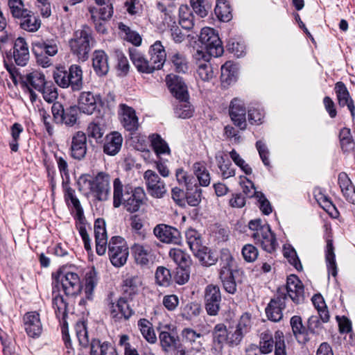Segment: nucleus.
Wrapping results in <instances>:
<instances>
[{
    "mask_svg": "<svg viewBox=\"0 0 355 355\" xmlns=\"http://www.w3.org/2000/svg\"><path fill=\"white\" fill-rule=\"evenodd\" d=\"M77 184L79 191L86 198L106 200L110 192V176L103 172L98 173L93 180L89 175H83Z\"/></svg>",
    "mask_w": 355,
    "mask_h": 355,
    "instance_id": "nucleus-1",
    "label": "nucleus"
},
{
    "mask_svg": "<svg viewBox=\"0 0 355 355\" xmlns=\"http://www.w3.org/2000/svg\"><path fill=\"white\" fill-rule=\"evenodd\" d=\"M248 227L252 232L251 237L254 239L255 244L270 253L275 250L278 243L268 224L263 223L261 219L257 218L251 220L248 223Z\"/></svg>",
    "mask_w": 355,
    "mask_h": 355,
    "instance_id": "nucleus-2",
    "label": "nucleus"
},
{
    "mask_svg": "<svg viewBox=\"0 0 355 355\" xmlns=\"http://www.w3.org/2000/svg\"><path fill=\"white\" fill-rule=\"evenodd\" d=\"M69 43L71 53L79 60L85 61L94 43L92 29L87 25L83 26L81 29L74 32Z\"/></svg>",
    "mask_w": 355,
    "mask_h": 355,
    "instance_id": "nucleus-3",
    "label": "nucleus"
},
{
    "mask_svg": "<svg viewBox=\"0 0 355 355\" xmlns=\"http://www.w3.org/2000/svg\"><path fill=\"white\" fill-rule=\"evenodd\" d=\"M58 40L56 37L36 40L32 44V51L38 65L46 68L52 65L51 57L58 52Z\"/></svg>",
    "mask_w": 355,
    "mask_h": 355,
    "instance_id": "nucleus-4",
    "label": "nucleus"
},
{
    "mask_svg": "<svg viewBox=\"0 0 355 355\" xmlns=\"http://www.w3.org/2000/svg\"><path fill=\"white\" fill-rule=\"evenodd\" d=\"M104 306L114 321L128 320L134 313L125 298H117L113 292L109 293L104 300Z\"/></svg>",
    "mask_w": 355,
    "mask_h": 355,
    "instance_id": "nucleus-5",
    "label": "nucleus"
},
{
    "mask_svg": "<svg viewBox=\"0 0 355 355\" xmlns=\"http://www.w3.org/2000/svg\"><path fill=\"white\" fill-rule=\"evenodd\" d=\"M108 256L112 264L117 268L124 266L129 256V248L121 236H113L108 243Z\"/></svg>",
    "mask_w": 355,
    "mask_h": 355,
    "instance_id": "nucleus-6",
    "label": "nucleus"
},
{
    "mask_svg": "<svg viewBox=\"0 0 355 355\" xmlns=\"http://www.w3.org/2000/svg\"><path fill=\"white\" fill-rule=\"evenodd\" d=\"M200 42L213 57L221 56L224 52L222 42L214 28L205 27L202 28Z\"/></svg>",
    "mask_w": 355,
    "mask_h": 355,
    "instance_id": "nucleus-7",
    "label": "nucleus"
},
{
    "mask_svg": "<svg viewBox=\"0 0 355 355\" xmlns=\"http://www.w3.org/2000/svg\"><path fill=\"white\" fill-rule=\"evenodd\" d=\"M78 108L76 106H70L64 109L59 103H54L51 107L53 121L57 124H64L67 126H73L78 120Z\"/></svg>",
    "mask_w": 355,
    "mask_h": 355,
    "instance_id": "nucleus-8",
    "label": "nucleus"
},
{
    "mask_svg": "<svg viewBox=\"0 0 355 355\" xmlns=\"http://www.w3.org/2000/svg\"><path fill=\"white\" fill-rule=\"evenodd\" d=\"M57 280L60 282L62 288L67 295L76 296L82 290L80 277L76 272L71 271L60 272Z\"/></svg>",
    "mask_w": 355,
    "mask_h": 355,
    "instance_id": "nucleus-9",
    "label": "nucleus"
},
{
    "mask_svg": "<svg viewBox=\"0 0 355 355\" xmlns=\"http://www.w3.org/2000/svg\"><path fill=\"white\" fill-rule=\"evenodd\" d=\"M114 200H144L146 193L142 187H138L132 189L129 184L123 187L119 178H116L113 182Z\"/></svg>",
    "mask_w": 355,
    "mask_h": 355,
    "instance_id": "nucleus-10",
    "label": "nucleus"
},
{
    "mask_svg": "<svg viewBox=\"0 0 355 355\" xmlns=\"http://www.w3.org/2000/svg\"><path fill=\"white\" fill-rule=\"evenodd\" d=\"M286 300L284 288H279L277 295L270 300L266 308V313L270 320L277 322L282 319V311L286 308Z\"/></svg>",
    "mask_w": 355,
    "mask_h": 355,
    "instance_id": "nucleus-11",
    "label": "nucleus"
},
{
    "mask_svg": "<svg viewBox=\"0 0 355 355\" xmlns=\"http://www.w3.org/2000/svg\"><path fill=\"white\" fill-rule=\"evenodd\" d=\"M205 305L207 313L216 315L220 310L221 293L217 285L209 284L205 289Z\"/></svg>",
    "mask_w": 355,
    "mask_h": 355,
    "instance_id": "nucleus-12",
    "label": "nucleus"
},
{
    "mask_svg": "<svg viewBox=\"0 0 355 355\" xmlns=\"http://www.w3.org/2000/svg\"><path fill=\"white\" fill-rule=\"evenodd\" d=\"M130 249L137 265L148 268L153 263L154 254L148 245L137 243L133 244Z\"/></svg>",
    "mask_w": 355,
    "mask_h": 355,
    "instance_id": "nucleus-13",
    "label": "nucleus"
},
{
    "mask_svg": "<svg viewBox=\"0 0 355 355\" xmlns=\"http://www.w3.org/2000/svg\"><path fill=\"white\" fill-rule=\"evenodd\" d=\"M71 210L74 215V218L78 223V229L80 235L84 242L85 248L89 251L91 250V241L85 227L86 219L84 216L83 209L80 204V201H71Z\"/></svg>",
    "mask_w": 355,
    "mask_h": 355,
    "instance_id": "nucleus-14",
    "label": "nucleus"
},
{
    "mask_svg": "<svg viewBox=\"0 0 355 355\" xmlns=\"http://www.w3.org/2000/svg\"><path fill=\"white\" fill-rule=\"evenodd\" d=\"M286 291V297L288 296L295 304H300L304 302V286L296 275H292L287 277Z\"/></svg>",
    "mask_w": 355,
    "mask_h": 355,
    "instance_id": "nucleus-15",
    "label": "nucleus"
},
{
    "mask_svg": "<svg viewBox=\"0 0 355 355\" xmlns=\"http://www.w3.org/2000/svg\"><path fill=\"white\" fill-rule=\"evenodd\" d=\"M153 232L155 236L163 243L175 245L181 243L180 233L174 227L161 224L154 228Z\"/></svg>",
    "mask_w": 355,
    "mask_h": 355,
    "instance_id": "nucleus-16",
    "label": "nucleus"
},
{
    "mask_svg": "<svg viewBox=\"0 0 355 355\" xmlns=\"http://www.w3.org/2000/svg\"><path fill=\"white\" fill-rule=\"evenodd\" d=\"M230 115L234 124L241 130H245L246 123V110L243 102L238 98H234L230 106Z\"/></svg>",
    "mask_w": 355,
    "mask_h": 355,
    "instance_id": "nucleus-17",
    "label": "nucleus"
},
{
    "mask_svg": "<svg viewBox=\"0 0 355 355\" xmlns=\"http://www.w3.org/2000/svg\"><path fill=\"white\" fill-rule=\"evenodd\" d=\"M24 329L29 337L38 338L42 332L40 314L36 311L26 313L23 318Z\"/></svg>",
    "mask_w": 355,
    "mask_h": 355,
    "instance_id": "nucleus-18",
    "label": "nucleus"
},
{
    "mask_svg": "<svg viewBox=\"0 0 355 355\" xmlns=\"http://www.w3.org/2000/svg\"><path fill=\"white\" fill-rule=\"evenodd\" d=\"M94 236L96 253L98 255L105 254L107 245V236L105 229V223L103 219L98 218L95 221Z\"/></svg>",
    "mask_w": 355,
    "mask_h": 355,
    "instance_id": "nucleus-19",
    "label": "nucleus"
},
{
    "mask_svg": "<svg viewBox=\"0 0 355 355\" xmlns=\"http://www.w3.org/2000/svg\"><path fill=\"white\" fill-rule=\"evenodd\" d=\"M70 153L73 158L81 159L87 153V137L82 131L76 132L71 138Z\"/></svg>",
    "mask_w": 355,
    "mask_h": 355,
    "instance_id": "nucleus-20",
    "label": "nucleus"
},
{
    "mask_svg": "<svg viewBox=\"0 0 355 355\" xmlns=\"http://www.w3.org/2000/svg\"><path fill=\"white\" fill-rule=\"evenodd\" d=\"M167 84L173 95L179 100H189L187 87L182 78L169 75L166 77Z\"/></svg>",
    "mask_w": 355,
    "mask_h": 355,
    "instance_id": "nucleus-21",
    "label": "nucleus"
},
{
    "mask_svg": "<svg viewBox=\"0 0 355 355\" xmlns=\"http://www.w3.org/2000/svg\"><path fill=\"white\" fill-rule=\"evenodd\" d=\"M98 103H101L99 96L90 92H83L78 98V110L87 114H92L96 110Z\"/></svg>",
    "mask_w": 355,
    "mask_h": 355,
    "instance_id": "nucleus-22",
    "label": "nucleus"
},
{
    "mask_svg": "<svg viewBox=\"0 0 355 355\" xmlns=\"http://www.w3.org/2000/svg\"><path fill=\"white\" fill-rule=\"evenodd\" d=\"M120 109L121 121L124 128L130 132L137 130L139 122L135 110L125 104L120 105Z\"/></svg>",
    "mask_w": 355,
    "mask_h": 355,
    "instance_id": "nucleus-23",
    "label": "nucleus"
},
{
    "mask_svg": "<svg viewBox=\"0 0 355 355\" xmlns=\"http://www.w3.org/2000/svg\"><path fill=\"white\" fill-rule=\"evenodd\" d=\"M13 58L19 66H25L29 60L28 45L23 37H18L13 46Z\"/></svg>",
    "mask_w": 355,
    "mask_h": 355,
    "instance_id": "nucleus-24",
    "label": "nucleus"
},
{
    "mask_svg": "<svg viewBox=\"0 0 355 355\" xmlns=\"http://www.w3.org/2000/svg\"><path fill=\"white\" fill-rule=\"evenodd\" d=\"M130 58L133 64L141 73H150L155 71V67H153L150 60L147 59L144 55L133 49L130 50Z\"/></svg>",
    "mask_w": 355,
    "mask_h": 355,
    "instance_id": "nucleus-25",
    "label": "nucleus"
},
{
    "mask_svg": "<svg viewBox=\"0 0 355 355\" xmlns=\"http://www.w3.org/2000/svg\"><path fill=\"white\" fill-rule=\"evenodd\" d=\"M335 92L339 105L341 107L347 105L352 116L354 118L355 116V106L345 85L343 82H338L335 85Z\"/></svg>",
    "mask_w": 355,
    "mask_h": 355,
    "instance_id": "nucleus-26",
    "label": "nucleus"
},
{
    "mask_svg": "<svg viewBox=\"0 0 355 355\" xmlns=\"http://www.w3.org/2000/svg\"><path fill=\"white\" fill-rule=\"evenodd\" d=\"M150 60L155 70L159 69L164 64L166 53L160 41L155 42L149 49Z\"/></svg>",
    "mask_w": 355,
    "mask_h": 355,
    "instance_id": "nucleus-27",
    "label": "nucleus"
},
{
    "mask_svg": "<svg viewBox=\"0 0 355 355\" xmlns=\"http://www.w3.org/2000/svg\"><path fill=\"white\" fill-rule=\"evenodd\" d=\"M122 143V135L118 132H113L105 137L103 152L109 155H115L121 150Z\"/></svg>",
    "mask_w": 355,
    "mask_h": 355,
    "instance_id": "nucleus-28",
    "label": "nucleus"
},
{
    "mask_svg": "<svg viewBox=\"0 0 355 355\" xmlns=\"http://www.w3.org/2000/svg\"><path fill=\"white\" fill-rule=\"evenodd\" d=\"M290 324L293 334L300 343H306L309 340L308 330L303 325L302 318L294 315L291 318Z\"/></svg>",
    "mask_w": 355,
    "mask_h": 355,
    "instance_id": "nucleus-29",
    "label": "nucleus"
},
{
    "mask_svg": "<svg viewBox=\"0 0 355 355\" xmlns=\"http://www.w3.org/2000/svg\"><path fill=\"white\" fill-rule=\"evenodd\" d=\"M20 28L28 32H36L41 26L40 19L31 10L18 18Z\"/></svg>",
    "mask_w": 355,
    "mask_h": 355,
    "instance_id": "nucleus-30",
    "label": "nucleus"
},
{
    "mask_svg": "<svg viewBox=\"0 0 355 355\" xmlns=\"http://www.w3.org/2000/svg\"><path fill=\"white\" fill-rule=\"evenodd\" d=\"M92 65L97 75L105 76L109 71L108 58L103 51H96L93 55Z\"/></svg>",
    "mask_w": 355,
    "mask_h": 355,
    "instance_id": "nucleus-31",
    "label": "nucleus"
},
{
    "mask_svg": "<svg viewBox=\"0 0 355 355\" xmlns=\"http://www.w3.org/2000/svg\"><path fill=\"white\" fill-rule=\"evenodd\" d=\"M170 329L169 325H166L163 327L159 334V339L161 346L164 351L168 352L176 347L178 339V336L170 333L168 330Z\"/></svg>",
    "mask_w": 355,
    "mask_h": 355,
    "instance_id": "nucleus-32",
    "label": "nucleus"
},
{
    "mask_svg": "<svg viewBox=\"0 0 355 355\" xmlns=\"http://www.w3.org/2000/svg\"><path fill=\"white\" fill-rule=\"evenodd\" d=\"M69 87L73 91H79L83 87V71L80 66L71 65L68 71Z\"/></svg>",
    "mask_w": 355,
    "mask_h": 355,
    "instance_id": "nucleus-33",
    "label": "nucleus"
},
{
    "mask_svg": "<svg viewBox=\"0 0 355 355\" xmlns=\"http://www.w3.org/2000/svg\"><path fill=\"white\" fill-rule=\"evenodd\" d=\"M98 273L94 268L89 269L85 275V293L86 297L91 300L93 297L94 291L98 284Z\"/></svg>",
    "mask_w": 355,
    "mask_h": 355,
    "instance_id": "nucleus-34",
    "label": "nucleus"
},
{
    "mask_svg": "<svg viewBox=\"0 0 355 355\" xmlns=\"http://www.w3.org/2000/svg\"><path fill=\"white\" fill-rule=\"evenodd\" d=\"M182 341L196 351H199L202 335L191 328H185L182 331Z\"/></svg>",
    "mask_w": 355,
    "mask_h": 355,
    "instance_id": "nucleus-35",
    "label": "nucleus"
},
{
    "mask_svg": "<svg viewBox=\"0 0 355 355\" xmlns=\"http://www.w3.org/2000/svg\"><path fill=\"white\" fill-rule=\"evenodd\" d=\"M193 254L205 266L214 265L218 260V256L204 245H202L201 248L195 251Z\"/></svg>",
    "mask_w": 355,
    "mask_h": 355,
    "instance_id": "nucleus-36",
    "label": "nucleus"
},
{
    "mask_svg": "<svg viewBox=\"0 0 355 355\" xmlns=\"http://www.w3.org/2000/svg\"><path fill=\"white\" fill-rule=\"evenodd\" d=\"M137 327L145 340L149 343L154 344L157 342L153 324L146 318H141L138 320Z\"/></svg>",
    "mask_w": 355,
    "mask_h": 355,
    "instance_id": "nucleus-37",
    "label": "nucleus"
},
{
    "mask_svg": "<svg viewBox=\"0 0 355 355\" xmlns=\"http://www.w3.org/2000/svg\"><path fill=\"white\" fill-rule=\"evenodd\" d=\"M174 70L178 73H185L189 70V62L186 56L180 52L171 53L169 55Z\"/></svg>",
    "mask_w": 355,
    "mask_h": 355,
    "instance_id": "nucleus-38",
    "label": "nucleus"
},
{
    "mask_svg": "<svg viewBox=\"0 0 355 355\" xmlns=\"http://www.w3.org/2000/svg\"><path fill=\"white\" fill-rule=\"evenodd\" d=\"M259 345L258 347L260 349L261 353L267 354L270 353L275 345L272 332L269 329L263 330L259 336Z\"/></svg>",
    "mask_w": 355,
    "mask_h": 355,
    "instance_id": "nucleus-39",
    "label": "nucleus"
},
{
    "mask_svg": "<svg viewBox=\"0 0 355 355\" xmlns=\"http://www.w3.org/2000/svg\"><path fill=\"white\" fill-rule=\"evenodd\" d=\"M150 140L153 150L157 156L161 158L162 155L171 154V150L168 144L157 134H153L150 136Z\"/></svg>",
    "mask_w": 355,
    "mask_h": 355,
    "instance_id": "nucleus-40",
    "label": "nucleus"
},
{
    "mask_svg": "<svg viewBox=\"0 0 355 355\" xmlns=\"http://www.w3.org/2000/svg\"><path fill=\"white\" fill-rule=\"evenodd\" d=\"M24 82L38 92L49 83L46 81L44 75L37 71L27 74L25 76Z\"/></svg>",
    "mask_w": 355,
    "mask_h": 355,
    "instance_id": "nucleus-41",
    "label": "nucleus"
},
{
    "mask_svg": "<svg viewBox=\"0 0 355 355\" xmlns=\"http://www.w3.org/2000/svg\"><path fill=\"white\" fill-rule=\"evenodd\" d=\"M338 183L343 196L346 199L354 200L355 198V189L345 173L343 172L339 174Z\"/></svg>",
    "mask_w": 355,
    "mask_h": 355,
    "instance_id": "nucleus-42",
    "label": "nucleus"
},
{
    "mask_svg": "<svg viewBox=\"0 0 355 355\" xmlns=\"http://www.w3.org/2000/svg\"><path fill=\"white\" fill-rule=\"evenodd\" d=\"M237 67L232 62H226L221 67V81L227 85H230L236 80Z\"/></svg>",
    "mask_w": 355,
    "mask_h": 355,
    "instance_id": "nucleus-43",
    "label": "nucleus"
},
{
    "mask_svg": "<svg viewBox=\"0 0 355 355\" xmlns=\"http://www.w3.org/2000/svg\"><path fill=\"white\" fill-rule=\"evenodd\" d=\"M142 286V281L139 276H132L128 277L124 281V292L129 297H132L138 293Z\"/></svg>",
    "mask_w": 355,
    "mask_h": 355,
    "instance_id": "nucleus-44",
    "label": "nucleus"
},
{
    "mask_svg": "<svg viewBox=\"0 0 355 355\" xmlns=\"http://www.w3.org/2000/svg\"><path fill=\"white\" fill-rule=\"evenodd\" d=\"M193 169L201 186L207 187L210 184V174L205 164L196 162L193 165Z\"/></svg>",
    "mask_w": 355,
    "mask_h": 355,
    "instance_id": "nucleus-45",
    "label": "nucleus"
},
{
    "mask_svg": "<svg viewBox=\"0 0 355 355\" xmlns=\"http://www.w3.org/2000/svg\"><path fill=\"white\" fill-rule=\"evenodd\" d=\"M118 28L121 31L123 37L132 43L135 46H139L141 43V37L135 31L130 29V28L122 22L119 23Z\"/></svg>",
    "mask_w": 355,
    "mask_h": 355,
    "instance_id": "nucleus-46",
    "label": "nucleus"
},
{
    "mask_svg": "<svg viewBox=\"0 0 355 355\" xmlns=\"http://www.w3.org/2000/svg\"><path fill=\"white\" fill-rule=\"evenodd\" d=\"M332 241L329 240L327 243L326 262L329 274L336 277L337 275V266L336 256L334 252Z\"/></svg>",
    "mask_w": 355,
    "mask_h": 355,
    "instance_id": "nucleus-47",
    "label": "nucleus"
},
{
    "mask_svg": "<svg viewBox=\"0 0 355 355\" xmlns=\"http://www.w3.org/2000/svg\"><path fill=\"white\" fill-rule=\"evenodd\" d=\"M179 23L181 26L189 30L193 26V16L190 8L187 6H182L179 8Z\"/></svg>",
    "mask_w": 355,
    "mask_h": 355,
    "instance_id": "nucleus-48",
    "label": "nucleus"
},
{
    "mask_svg": "<svg viewBox=\"0 0 355 355\" xmlns=\"http://www.w3.org/2000/svg\"><path fill=\"white\" fill-rule=\"evenodd\" d=\"M214 11L220 21H228L232 19V9L225 0H218Z\"/></svg>",
    "mask_w": 355,
    "mask_h": 355,
    "instance_id": "nucleus-49",
    "label": "nucleus"
},
{
    "mask_svg": "<svg viewBox=\"0 0 355 355\" xmlns=\"http://www.w3.org/2000/svg\"><path fill=\"white\" fill-rule=\"evenodd\" d=\"M219 277L226 292L230 294H234L236 292V283L232 272H220Z\"/></svg>",
    "mask_w": 355,
    "mask_h": 355,
    "instance_id": "nucleus-50",
    "label": "nucleus"
},
{
    "mask_svg": "<svg viewBox=\"0 0 355 355\" xmlns=\"http://www.w3.org/2000/svg\"><path fill=\"white\" fill-rule=\"evenodd\" d=\"M193 109L189 100H179L175 107V116L181 119H188L192 116Z\"/></svg>",
    "mask_w": 355,
    "mask_h": 355,
    "instance_id": "nucleus-51",
    "label": "nucleus"
},
{
    "mask_svg": "<svg viewBox=\"0 0 355 355\" xmlns=\"http://www.w3.org/2000/svg\"><path fill=\"white\" fill-rule=\"evenodd\" d=\"M219 261L220 266V272H232V267L234 262V259L230 250L227 248H223L220 250Z\"/></svg>",
    "mask_w": 355,
    "mask_h": 355,
    "instance_id": "nucleus-52",
    "label": "nucleus"
},
{
    "mask_svg": "<svg viewBox=\"0 0 355 355\" xmlns=\"http://www.w3.org/2000/svg\"><path fill=\"white\" fill-rule=\"evenodd\" d=\"M53 307L58 318H65L67 314V303L62 296L59 294L53 296Z\"/></svg>",
    "mask_w": 355,
    "mask_h": 355,
    "instance_id": "nucleus-53",
    "label": "nucleus"
},
{
    "mask_svg": "<svg viewBox=\"0 0 355 355\" xmlns=\"http://www.w3.org/2000/svg\"><path fill=\"white\" fill-rule=\"evenodd\" d=\"M227 329L223 324H216L213 330V340L215 344L222 347L223 344L227 342Z\"/></svg>",
    "mask_w": 355,
    "mask_h": 355,
    "instance_id": "nucleus-54",
    "label": "nucleus"
},
{
    "mask_svg": "<svg viewBox=\"0 0 355 355\" xmlns=\"http://www.w3.org/2000/svg\"><path fill=\"white\" fill-rule=\"evenodd\" d=\"M169 256L180 267H186L190 263V256L181 249H171Z\"/></svg>",
    "mask_w": 355,
    "mask_h": 355,
    "instance_id": "nucleus-55",
    "label": "nucleus"
},
{
    "mask_svg": "<svg viewBox=\"0 0 355 355\" xmlns=\"http://www.w3.org/2000/svg\"><path fill=\"white\" fill-rule=\"evenodd\" d=\"M186 239L193 253L202 245L200 234L194 229H189L187 230Z\"/></svg>",
    "mask_w": 355,
    "mask_h": 355,
    "instance_id": "nucleus-56",
    "label": "nucleus"
},
{
    "mask_svg": "<svg viewBox=\"0 0 355 355\" xmlns=\"http://www.w3.org/2000/svg\"><path fill=\"white\" fill-rule=\"evenodd\" d=\"M8 6L10 14L15 19L19 18L29 10L25 8L22 0H8Z\"/></svg>",
    "mask_w": 355,
    "mask_h": 355,
    "instance_id": "nucleus-57",
    "label": "nucleus"
},
{
    "mask_svg": "<svg viewBox=\"0 0 355 355\" xmlns=\"http://www.w3.org/2000/svg\"><path fill=\"white\" fill-rule=\"evenodd\" d=\"M43 98L45 101L49 103H55V100L58 98V91L55 86L52 82H49L40 91Z\"/></svg>",
    "mask_w": 355,
    "mask_h": 355,
    "instance_id": "nucleus-58",
    "label": "nucleus"
},
{
    "mask_svg": "<svg viewBox=\"0 0 355 355\" xmlns=\"http://www.w3.org/2000/svg\"><path fill=\"white\" fill-rule=\"evenodd\" d=\"M197 74L203 81H209L214 77V72L211 64L209 62H205L202 63H198Z\"/></svg>",
    "mask_w": 355,
    "mask_h": 355,
    "instance_id": "nucleus-59",
    "label": "nucleus"
},
{
    "mask_svg": "<svg viewBox=\"0 0 355 355\" xmlns=\"http://www.w3.org/2000/svg\"><path fill=\"white\" fill-rule=\"evenodd\" d=\"M104 133V125L100 121H94L90 123L87 127L88 136L96 140L101 139Z\"/></svg>",
    "mask_w": 355,
    "mask_h": 355,
    "instance_id": "nucleus-60",
    "label": "nucleus"
},
{
    "mask_svg": "<svg viewBox=\"0 0 355 355\" xmlns=\"http://www.w3.org/2000/svg\"><path fill=\"white\" fill-rule=\"evenodd\" d=\"M155 279L159 285L163 286H168L171 280L170 270L163 266L158 267L155 272Z\"/></svg>",
    "mask_w": 355,
    "mask_h": 355,
    "instance_id": "nucleus-61",
    "label": "nucleus"
},
{
    "mask_svg": "<svg viewBox=\"0 0 355 355\" xmlns=\"http://www.w3.org/2000/svg\"><path fill=\"white\" fill-rule=\"evenodd\" d=\"M284 255L288 259L289 263L293 265L297 270H301L302 269V266L294 248L290 245H285L284 247Z\"/></svg>",
    "mask_w": 355,
    "mask_h": 355,
    "instance_id": "nucleus-62",
    "label": "nucleus"
},
{
    "mask_svg": "<svg viewBox=\"0 0 355 355\" xmlns=\"http://www.w3.org/2000/svg\"><path fill=\"white\" fill-rule=\"evenodd\" d=\"M243 334L236 327H230L227 329V344L231 347L238 345L243 339Z\"/></svg>",
    "mask_w": 355,
    "mask_h": 355,
    "instance_id": "nucleus-63",
    "label": "nucleus"
},
{
    "mask_svg": "<svg viewBox=\"0 0 355 355\" xmlns=\"http://www.w3.org/2000/svg\"><path fill=\"white\" fill-rule=\"evenodd\" d=\"M242 256L244 260L248 263L254 262L258 257L257 248L252 244H246L242 248Z\"/></svg>",
    "mask_w": 355,
    "mask_h": 355,
    "instance_id": "nucleus-64",
    "label": "nucleus"
}]
</instances>
